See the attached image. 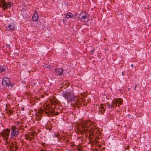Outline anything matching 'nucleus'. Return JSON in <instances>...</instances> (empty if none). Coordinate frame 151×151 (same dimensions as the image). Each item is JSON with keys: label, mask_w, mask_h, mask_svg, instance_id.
<instances>
[{"label": "nucleus", "mask_w": 151, "mask_h": 151, "mask_svg": "<svg viewBox=\"0 0 151 151\" xmlns=\"http://www.w3.org/2000/svg\"><path fill=\"white\" fill-rule=\"evenodd\" d=\"M129 149V146H127V147H125L124 149L125 150H128Z\"/></svg>", "instance_id": "a878e982"}, {"label": "nucleus", "mask_w": 151, "mask_h": 151, "mask_svg": "<svg viewBox=\"0 0 151 151\" xmlns=\"http://www.w3.org/2000/svg\"><path fill=\"white\" fill-rule=\"evenodd\" d=\"M16 145L15 143L13 142H12L9 145V148L10 150L11 151H13L14 150V147H15Z\"/></svg>", "instance_id": "4468645a"}, {"label": "nucleus", "mask_w": 151, "mask_h": 151, "mask_svg": "<svg viewBox=\"0 0 151 151\" xmlns=\"http://www.w3.org/2000/svg\"><path fill=\"white\" fill-rule=\"evenodd\" d=\"M123 151H124V150H123Z\"/></svg>", "instance_id": "49530a36"}, {"label": "nucleus", "mask_w": 151, "mask_h": 151, "mask_svg": "<svg viewBox=\"0 0 151 151\" xmlns=\"http://www.w3.org/2000/svg\"><path fill=\"white\" fill-rule=\"evenodd\" d=\"M32 136H34V134H32Z\"/></svg>", "instance_id": "79ce46f5"}, {"label": "nucleus", "mask_w": 151, "mask_h": 151, "mask_svg": "<svg viewBox=\"0 0 151 151\" xmlns=\"http://www.w3.org/2000/svg\"><path fill=\"white\" fill-rule=\"evenodd\" d=\"M63 88V87H62V86H61L60 87V90H62V89H61V88Z\"/></svg>", "instance_id": "f704fd0d"}, {"label": "nucleus", "mask_w": 151, "mask_h": 151, "mask_svg": "<svg viewBox=\"0 0 151 151\" xmlns=\"http://www.w3.org/2000/svg\"><path fill=\"white\" fill-rule=\"evenodd\" d=\"M123 102V100H120L119 99H115L114 101L113 102L115 106H119L120 105H121Z\"/></svg>", "instance_id": "1a4fd4ad"}, {"label": "nucleus", "mask_w": 151, "mask_h": 151, "mask_svg": "<svg viewBox=\"0 0 151 151\" xmlns=\"http://www.w3.org/2000/svg\"><path fill=\"white\" fill-rule=\"evenodd\" d=\"M18 128V129H19V130L20 129H22L23 130H24L23 128V125L22 124L18 125V127H17Z\"/></svg>", "instance_id": "f3484780"}, {"label": "nucleus", "mask_w": 151, "mask_h": 151, "mask_svg": "<svg viewBox=\"0 0 151 151\" xmlns=\"http://www.w3.org/2000/svg\"><path fill=\"white\" fill-rule=\"evenodd\" d=\"M114 102H112L111 104V107H114Z\"/></svg>", "instance_id": "cd10ccee"}, {"label": "nucleus", "mask_w": 151, "mask_h": 151, "mask_svg": "<svg viewBox=\"0 0 151 151\" xmlns=\"http://www.w3.org/2000/svg\"><path fill=\"white\" fill-rule=\"evenodd\" d=\"M23 123L22 122H20V121H18L16 122V125L15 126H16L17 127H18V125L22 124H23Z\"/></svg>", "instance_id": "a211bd4d"}, {"label": "nucleus", "mask_w": 151, "mask_h": 151, "mask_svg": "<svg viewBox=\"0 0 151 151\" xmlns=\"http://www.w3.org/2000/svg\"><path fill=\"white\" fill-rule=\"evenodd\" d=\"M95 51V49L94 48H93L92 50H91V54L92 55V54L93 53L94 51Z\"/></svg>", "instance_id": "5701e85b"}, {"label": "nucleus", "mask_w": 151, "mask_h": 151, "mask_svg": "<svg viewBox=\"0 0 151 151\" xmlns=\"http://www.w3.org/2000/svg\"><path fill=\"white\" fill-rule=\"evenodd\" d=\"M104 40H106V38H105L104 39Z\"/></svg>", "instance_id": "a19ab883"}, {"label": "nucleus", "mask_w": 151, "mask_h": 151, "mask_svg": "<svg viewBox=\"0 0 151 151\" xmlns=\"http://www.w3.org/2000/svg\"><path fill=\"white\" fill-rule=\"evenodd\" d=\"M51 108L52 109H53V110L51 111L50 109L47 108L45 111V114L49 116H52L56 111H60L59 106L58 105L56 104L55 105V104H53L52 105Z\"/></svg>", "instance_id": "7ed1b4c3"}, {"label": "nucleus", "mask_w": 151, "mask_h": 151, "mask_svg": "<svg viewBox=\"0 0 151 151\" xmlns=\"http://www.w3.org/2000/svg\"><path fill=\"white\" fill-rule=\"evenodd\" d=\"M57 75L61 76L63 73V69L62 68H58L55 69Z\"/></svg>", "instance_id": "9d476101"}, {"label": "nucleus", "mask_w": 151, "mask_h": 151, "mask_svg": "<svg viewBox=\"0 0 151 151\" xmlns=\"http://www.w3.org/2000/svg\"><path fill=\"white\" fill-rule=\"evenodd\" d=\"M25 137L26 139H28L29 138V136L28 134H25Z\"/></svg>", "instance_id": "412c9836"}, {"label": "nucleus", "mask_w": 151, "mask_h": 151, "mask_svg": "<svg viewBox=\"0 0 151 151\" xmlns=\"http://www.w3.org/2000/svg\"><path fill=\"white\" fill-rule=\"evenodd\" d=\"M38 19H35L34 20V21H37Z\"/></svg>", "instance_id": "e433bc0d"}, {"label": "nucleus", "mask_w": 151, "mask_h": 151, "mask_svg": "<svg viewBox=\"0 0 151 151\" xmlns=\"http://www.w3.org/2000/svg\"><path fill=\"white\" fill-rule=\"evenodd\" d=\"M10 83V80L9 79L6 77L3 78L2 82V84L3 86H7L9 85Z\"/></svg>", "instance_id": "0eeeda50"}, {"label": "nucleus", "mask_w": 151, "mask_h": 151, "mask_svg": "<svg viewBox=\"0 0 151 151\" xmlns=\"http://www.w3.org/2000/svg\"><path fill=\"white\" fill-rule=\"evenodd\" d=\"M21 110L22 111H24V108L23 107L21 108Z\"/></svg>", "instance_id": "72a5a7b5"}, {"label": "nucleus", "mask_w": 151, "mask_h": 151, "mask_svg": "<svg viewBox=\"0 0 151 151\" xmlns=\"http://www.w3.org/2000/svg\"><path fill=\"white\" fill-rule=\"evenodd\" d=\"M29 138V141H31L33 139V137H31Z\"/></svg>", "instance_id": "473e14b6"}, {"label": "nucleus", "mask_w": 151, "mask_h": 151, "mask_svg": "<svg viewBox=\"0 0 151 151\" xmlns=\"http://www.w3.org/2000/svg\"><path fill=\"white\" fill-rule=\"evenodd\" d=\"M60 135V134L59 133H57V134H55V137H57L59 136Z\"/></svg>", "instance_id": "b1692460"}, {"label": "nucleus", "mask_w": 151, "mask_h": 151, "mask_svg": "<svg viewBox=\"0 0 151 151\" xmlns=\"http://www.w3.org/2000/svg\"><path fill=\"white\" fill-rule=\"evenodd\" d=\"M74 145H70V146L71 147H73V146H74Z\"/></svg>", "instance_id": "4c0bfd02"}, {"label": "nucleus", "mask_w": 151, "mask_h": 151, "mask_svg": "<svg viewBox=\"0 0 151 151\" xmlns=\"http://www.w3.org/2000/svg\"><path fill=\"white\" fill-rule=\"evenodd\" d=\"M137 84H136V85H135V87H134V90H136V88L137 87Z\"/></svg>", "instance_id": "7c9ffc66"}, {"label": "nucleus", "mask_w": 151, "mask_h": 151, "mask_svg": "<svg viewBox=\"0 0 151 151\" xmlns=\"http://www.w3.org/2000/svg\"><path fill=\"white\" fill-rule=\"evenodd\" d=\"M15 147V150H14L16 151L18 148V147H17V146H16V145Z\"/></svg>", "instance_id": "bb28decb"}, {"label": "nucleus", "mask_w": 151, "mask_h": 151, "mask_svg": "<svg viewBox=\"0 0 151 151\" xmlns=\"http://www.w3.org/2000/svg\"><path fill=\"white\" fill-rule=\"evenodd\" d=\"M107 106H108V108H111V105H110V104H108Z\"/></svg>", "instance_id": "c756f323"}, {"label": "nucleus", "mask_w": 151, "mask_h": 151, "mask_svg": "<svg viewBox=\"0 0 151 151\" xmlns=\"http://www.w3.org/2000/svg\"><path fill=\"white\" fill-rule=\"evenodd\" d=\"M88 15V14H86L85 12H82L80 15V17L81 18L86 19L87 18V16Z\"/></svg>", "instance_id": "f8f14e48"}, {"label": "nucleus", "mask_w": 151, "mask_h": 151, "mask_svg": "<svg viewBox=\"0 0 151 151\" xmlns=\"http://www.w3.org/2000/svg\"><path fill=\"white\" fill-rule=\"evenodd\" d=\"M10 131V129L8 128L6 129L3 131L1 133H0V136H2L3 139L5 140H7L9 139Z\"/></svg>", "instance_id": "20e7f679"}, {"label": "nucleus", "mask_w": 151, "mask_h": 151, "mask_svg": "<svg viewBox=\"0 0 151 151\" xmlns=\"http://www.w3.org/2000/svg\"><path fill=\"white\" fill-rule=\"evenodd\" d=\"M82 148L81 147H79L78 148V151H80L82 150Z\"/></svg>", "instance_id": "c85d7f7f"}, {"label": "nucleus", "mask_w": 151, "mask_h": 151, "mask_svg": "<svg viewBox=\"0 0 151 151\" xmlns=\"http://www.w3.org/2000/svg\"><path fill=\"white\" fill-rule=\"evenodd\" d=\"M66 141H67V142H68V140H67Z\"/></svg>", "instance_id": "37998d69"}, {"label": "nucleus", "mask_w": 151, "mask_h": 151, "mask_svg": "<svg viewBox=\"0 0 151 151\" xmlns=\"http://www.w3.org/2000/svg\"><path fill=\"white\" fill-rule=\"evenodd\" d=\"M5 70H6V69L4 68H2V69L1 68V69L0 70V72L1 73V72L4 71Z\"/></svg>", "instance_id": "4be33fe9"}, {"label": "nucleus", "mask_w": 151, "mask_h": 151, "mask_svg": "<svg viewBox=\"0 0 151 151\" xmlns=\"http://www.w3.org/2000/svg\"><path fill=\"white\" fill-rule=\"evenodd\" d=\"M27 125H25V128H27Z\"/></svg>", "instance_id": "58836bf2"}, {"label": "nucleus", "mask_w": 151, "mask_h": 151, "mask_svg": "<svg viewBox=\"0 0 151 151\" xmlns=\"http://www.w3.org/2000/svg\"><path fill=\"white\" fill-rule=\"evenodd\" d=\"M122 75H123V72H122Z\"/></svg>", "instance_id": "ea45409f"}, {"label": "nucleus", "mask_w": 151, "mask_h": 151, "mask_svg": "<svg viewBox=\"0 0 151 151\" xmlns=\"http://www.w3.org/2000/svg\"><path fill=\"white\" fill-rule=\"evenodd\" d=\"M8 46H10V45H8Z\"/></svg>", "instance_id": "a18cd8bd"}, {"label": "nucleus", "mask_w": 151, "mask_h": 151, "mask_svg": "<svg viewBox=\"0 0 151 151\" xmlns=\"http://www.w3.org/2000/svg\"><path fill=\"white\" fill-rule=\"evenodd\" d=\"M91 126V123L88 121H83L80 124L78 127H77V130L79 133L81 134H85L87 136L88 132L89 133V139H93V134L91 132V131L90 130L89 128Z\"/></svg>", "instance_id": "f257e3e1"}, {"label": "nucleus", "mask_w": 151, "mask_h": 151, "mask_svg": "<svg viewBox=\"0 0 151 151\" xmlns=\"http://www.w3.org/2000/svg\"><path fill=\"white\" fill-rule=\"evenodd\" d=\"M63 22H64V19H63Z\"/></svg>", "instance_id": "c03bdc74"}, {"label": "nucleus", "mask_w": 151, "mask_h": 151, "mask_svg": "<svg viewBox=\"0 0 151 151\" xmlns=\"http://www.w3.org/2000/svg\"><path fill=\"white\" fill-rule=\"evenodd\" d=\"M55 112V115H57L59 114V113L61 112L60 111H56Z\"/></svg>", "instance_id": "aec40b11"}, {"label": "nucleus", "mask_w": 151, "mask_h": 151, "mask_svg": "<svg viewBox=\"0 0 151 151\" xmlns=\"http://www.w3.org/2000/svg\"><path fill=\"white\" fill-rule=\"evenodd\" d=\"M32 18H35V19H39V15L38 14L37 12L36 11H35L34 13L33 14Z\"/></svg>", "instance_id": "2eb2a0df"}, {"label": "nucleus", "mask_w": 151, "mask_h": 151, "mask_svg": "<svg viewBox=\"0 0 151 151\" xmlns=\"http://www.w3.org/2000/svg\"><path fill=\"white\" fill-rule=\"evenodd\" d=\"M1 5L3 9H9L13 6V4L11 2H6L4 1H1Z\"/></svg>", "instance_id": "423d86ee"}, {"label": "nucleus", "mask_w": 151, "mask_h": 151, "mask_svg": "<svg viewBox=\"0 0 151 151\" xmlns=\"http://www.w3.org/2000/svg\"><path fill=\"white\" fill-rule=\"evenodd\" d=\"M103 106V104H101L100 106L99 107V113H100L101 114H103L105 110V109Z\"/></svg>", "instance_id": "9b49d317"}, {"label": "nucleus", "mask_w": 151, "mask_h": 151, "mask_svg": "<svg viewBox=\"0 0 151 151\" xmlns=\"http://www.w3.org/2000/svg\"><path fill=\"white\" fill-rule=\"evenodd\" d=\"M9 85L11 86L12 87L14 86V84L13 83H11L10 82V84H9Z\"/></svg>", "instance_id": "393cba45"}, {"label": "nucleus", "mask_w": 151, "mask_h": 151, "mask_svg": "<svg viewBox=\"0 0 151 151\" xmlns=\"http://www.w3.org/2000/svg\"><path fill=\"white\" fill-rule=\"evenodd\" d=\"M7 28H8V29H8L9 30H14V29L15 26L13 25H9L8 26Z\"/></svg>", "instance_id": "dca6fc26"}, {"label": "nucleus", "mask_w": 151, "mask_h": 151, "mask_svg": "<svg viewBox=\"0 0 151 151\" xmlns=\"http://www.w3.org/2000/svg\"><path fill=\"white\" fill-rule=\"evenodd\" d=\"M65 17L68 19L72 18H76V17H75L70 12H68L66 14Z\"/></svg>", "instance_id": "ddd939ff"}, {"label": "nucleus", "mask_w": 151, "mask_h": 151, "mask_svg": "<svg viewBox=\"0 0 151 151\" xmlns=\"http://www.w3.org/2000/svg\"><path fill=\"white\" fill-rule=\"evenodd\" d=\"M63 97L70 102L74 101V98H76L74 95V92L73 90L67 91L63 94Z\"/></svg>", "instance_id": "f03ea898"}, {"label": "nucleus", "mask_w": 151, "mask_h": 151, "mask_svg": "<svg viewBox=\"0 0 151 151\" xmlns=\"http://www.w3.org/2000/svg\"><path fill=\"white\" fill-rule=\"evenodd\" d=\"M14 111H12L11 109H10L8 111V114L9 115H10L11 114H12L13 113Z\"/></svg>", "instance_id": "6ab92c4d"}, {"label": "nucleus", "mask_w": 151, "mask_h": 151, "mask_svg": "<svg viewBox=\"0 0 151 151\" xmlns=\"http://www.w3.org/2000/svg\"><path fill=\"white\" fill-rule=\"evenodd\" d=\"M131 67L133 68V64H131Z\"/></svg>", "instance_id": "c9c22d12"}, {"label": "nucleus", "mask_w": 151, "mask_h": 151, "mask_svg": "<svg viewBox=\"0 0 151 151\" xmlns=\"http://www.w3.org/2000/svg\"><path fill=\"white\" fill-rule=\"evenodd\" d=\"M44 112L42 109H40L38 112V113L39 114H36L35 116V119L37 121L40 120L41 118V114Z\"/></svg>", "instance_id": "6e6552de"}, {"label": "nucleus", "mask_w": 151, "mask_h": 151, "mask_svg": "<svg viewBox=\"0 0 151 151\" xmlns=\"http://www.w3.org/2000/svg\"><path fill=\"white\" fill-rule=\"evenodd\" d=\"M46 129H48H48H49L50 130L51 129V128H49V127H47V126H46Z\"/></svg>", "instance_id": "2f4dec72"}, {"label": "nucleus", "mask_w": 151, "mask_h": 151, "mask_svg": "<svg viewBox=\"0 0 151 151\" xmlns=\"http://www.w3.org/2000/svg\"><path fill=\"white\" fill-rule=\"evenodd\" d=\"M11 135L12 137H16L18 134L19 132V129L16 126L14 125L11 128Z\"/></svg>", "instance_id": "39448f33"}]
</instances>
